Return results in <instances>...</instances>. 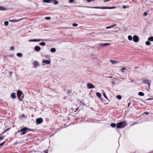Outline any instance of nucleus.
Returning <instances> with one entry per match:
<instances>
[{
  "label": "nucleus",
  "instance_id": "1",
  "mask_svg": "<svg viewBox=\"0 0 153 153\" xmlns=\"http://www.w3.org/2000/svg\"><path fill=\"white\" fill-rule=\"evenodd\" d=\"M127 124V123L125 121H122L118 123L116 127L117 128H123L126 126Z\"/></svg>",
  "mask_w": 153,
  "mask_h": 153
},
{
  "label": "nucleus",
  "instance_id": "2",
  "mask_svg": "<svg viewBox=\"0 0 153 153\" xmlns=\"http://www.w3.org/2000/svg\"><path fill=\"white\" fill-rule=\"evenodd\" d=\"M31 130V129L28 128L26 127L20 129L21 133L20 134L21 136L25 134L26 133L28 132V131Z\"/></svg>",
  "mask_w": 153,
  "mask_h": 153
},
{
  "label": "nucleus",
  "instance_id": "3",
  "mask_svg": "<svg viewBox=\"0 0 153 153\" xmlns=\"http://www.w3.org/2000/svg\"><path fill=\"white\" fill-rule=\"evenodd\" d=\"M87 7L94 8V9H113L115 8V7Z\"/></svg>",
  "mask_w": 153,
  "mask_h": 153
},
{
  "label": "nucleus",
  "instance_id": "4",
  "mask_svg": "<svg viewBox=\"0 0 153 153\" xmlns=\"http://www.w3.org/2000/svg\"><path fill=\"white\" fill-rule=\"evenodd\" d=\"M133 40L135 42H137L139 41V38L136 35H134L133 37Z\"/></svg>",
  "mask_w": 153,
  "mask_h": 153
},
{
  "label": "nucleus",
  "instance_id": "5",
  "mask_svg": "<svg viewBox=\"0 0 153 153\" xmlns=\"http://www.w3.org/2000/svg\"><path fill=\"white\" fill-rule=\"evenodd\" d=\"M36 122L38 124H40L43 122V120L42 118H37L36 120Z\"/></svg>",
  "mask_w": 153,
  "mask_h": 153
},
{
  "label": "nucleus",
  "instance_id": "6",
  "mask_svg": "<svg viewBox=\"0 0 153 153\" xmlns=\"http://www.w3.org/2000/svg\"><path fill=\"white\" fill-rule=\"evenodd\" d=\"M25 18H23L21 19H19L17 20V19H14V20H9V22H18L20 21H21V20H23L24 19H25Z\"/></svg>",
  "mask_w": 153,
  "mask_h": 153
},
{
  "label": "nucleus",
  "instance_id": "7",
  "mask_svg": "<svg viewBox=\"0 0 153 153\" xmlns=\"http://www.w3.org/2000/svg\"><path fill=\"white\" fill-rule=\"evenodd\" d=\"M110 45L109 43H100L98 44L99 46L101 47H105V46L109 45Z\"/></svg>",
  "mask_w": 153,
  "mask_h": 153
},
{
  "label": "nucleus",
  "instance_id": "8",
  "mask_svg": "<svg viewBox=\"0 0 153 153\" xmlns=\"http://www.w3.org/2000/svg\"><path fill=\"white\" fill-rule=\"evenodd\" d=\"M22 94V91L20 90H18L17 92V96L18 97L19 100H20V99H21V96Z\"/></svg>",
  "mask_w": 153,
  "mask_h": 153
},
{
  "label": "nucleus",
  "instance_id": "9",
  "mask_svg": "<svg viewBox=\"0 0 153 153\" xmlns=\"http://www.w3.org/2000/svg\"><path fill=\"white\" fill-rule=\"evenodd\" d=\"M149 81V80H147L146 79H143V82L144 84H147V85L148 86L149 88H150V83L148 82Z\"/></svg>",
  "mask_w": 153,
  "mask_h": 153
},
{
  "label": "nucleus",
  "instance_id": "10",
  "mask_svg": "<svg viewBox=\"0 0 153 153\" xmlns=\"http://www.w3.org/2000/svg\"><path fill=\"white\" fill-rule=\"evenodd\" d=\"M87 86L89 89L94 88L95 86L91 83H88L87 84Z\"/></svg>",
  "mask_w": 153,
  "mask_h": 153
},
{
  "label": "nucleus",
  "instance_id": "11",
  "mask_svg": "<svg viewBox=\"0 0 153 153\" xmlns=\"http://www.w3.org/2000/svg\"><path fill=\"white\" fill-rule=\"evenodd\" d=\"M42 39H31L30 40H29V42H39L42 41Z\"/></svg>",
  "mask_w": 153,
  "mask_h": 153
},
{
  "label": "nucleus",
  "instance_id": "12",
  "mask_svg": "<svg viewBox=\"0 0 153 153\" xmlns=\"http://www.w3.org/2000/svg\"><path fill=\"white\" fill-rule=\"evenodd\" d=\"M35 50L36 51H39L41 50V48L39 46H36L35 47Z\"/></svg>",
  "mask_w": 153,
  "mask_h": 153
},
{
  "label": "nucleus",
  "instance_id": "13",
  "mask_svg": "<svg viewBox=\"0 0 153 153\" xmlns=\"http://www.w3.org/2000/svg\"><path fill=\"white\" fill-rule=\"evenodd\" d=\"M42 62L47 64H49L50 63V62L48 60H43Z\"/></svg>",
  "mask_w": 153,
  "mask_h": 153
},
{
  "label": "nucleus",
  "instance_id": "14",
  "mask_svg": "<svg viewBox=\"0 0 153 153\" xmlns=\"http://www.w3.org/2000/svg\"><path fill=\"white\" fill-rule=\"evenodd\" d=\"M33 65L34 67H36L39 65V63L37 61H34Z\"/></svg>",
  "mask_w": 153,
  "mask_h": 153
},
{
  "label": "nucleus",
  "instance_id": "15",
  "mask_svg": "<svg viewBox=\"0 0 153 153\" xmlns=\"http://www.w3.org/2000/svg\"><path fill=\"white\" fill-rule=\"evenodd\" d=\"M51 3H53L55 4L56 5L58 4V1L56 0H51Z\"/></svg>",
  "mask_w": 153,
  "mask_h": 153
},
{
  "label": "nucleus",
  "instance_id": "16",
  "mask_svg": "<svg viewBox=\"0 0 153 153\" xmlns=\"http://www.w3.org/2000/svg\"><path fill=\"white\" fill-rule=\"evenodd\" d=\"M11 97L13 99H15L16 98V94L14 93H12L11 94Z\"/></svg>",
  "mask_w": 153,
  "mask_h": 153
},
{
  "label": "nucleus",
  "instance_id": "17",
  "mask_svg": "<svg viewBox=\"0 0 153 153\" xmlns=\"http://www.w3.org/2000/svg\"><path fill=\"white\" fill-rule=\"evenodd\" d=\"M110 62L111 63L113 64H115L116 63H117L118 62H116L115 61L113 60H110Z\"/></svg>",
  "mask_w": 153,
  "mask_h": 153
},
{
  "label": "nucleus",
  "instance_id": "18",
  "mask_svg": "<svg viewBox=\"0 0 153 153\" xmlns=\"http://www.w3.org/2000/svg\"><path fill=\"white\" fill-rule=\"evenodd\" d=\"M43 1L46 3H51V0H43Z\"/></svg>",
  "mask_w": 153,
  "mask_h": 153
},
{
  "label": "nucleus",
  "instance_id": "19",
  "mask_svg": "<svg viewBox=\"0 0 153 153\" xmlns=\"http://www.w3.org/2000/svg\"><path fill=\"white\" fill-rule=\"evenodd\" d=\"M96 94V95L99 98H100L102 96L101 94L99 92H97Z\"/></svg>",
  "mask_w": 153,
  "mask_h": 153
},
{
  "label": "nucleus",
  "instance_id": "20",
  "mask_svg": "<svg viewBox=\"0 0 153 153\" xmlns=\"http://www.w3.org/2000/svg\"><path fill=\"white\" fill-rule=\"evenodd\" d=\"M116 126H117L115 123H112L111 124V126L112 128H114Z\"/></svg>",
  "mask_w": 153,
  "mask_h": 153
},
{
  "label": "nucleus",
  "instance_id": "21",
  "mask_svg": "<svg viewBox=\"0 0 153 153\" xmlns=\"http://www.w3.org/2000/svg\"><path fill=\"white\" fill-rule=\"evenodd\" d=\"M138 94L140 96H143L144 95V93L142 92H139L138 93Z\"/></svg>",
  "mask_w": 153,
  "mask_h": 153
},
{
  "label": "nucleus",
  "instance_id": "22",
  "mask_svg": "<svg viewBox=\"0 0 153 153\" xmlns=\"http://www.w3.org/2000/svg\"><path fill=\"white\" fill-rule=\"evenodd\" d=\"M6 9L4 7H2L1 6H0V10H6Z\"/></svg>",
  "mask_w": 153,
  "mask_h": 153
},
{
  "label": "nucleus",
  "instance_id": "23",
  "mask_svg": "<svg viewBox=\"0 0 153 153\" xmlns=\"http://www.w3.org/2000/svg\"><path fill=\"white\" fill-rule=\"evenodd\" d=\"M148 40L149 41H153V36H151L148 39Z\"/></svg>",
  "mask_w": 153,
  "mask_h": 153
},
{
  "label": "nucleus",
  "instance_id": "24",
  "mask_svg": "<svg viewBox=\"0 0 153 153\" xmlns=\"http://www.w3.org/2000/svg\"><path fill=\"white\" fill-rule=\"evenodd\" d=\"M56 51V49L54 48H52L51 50V52L54 53Z\"/></svg>",
  "mask_w": 153,
  "mask_h": 153
},
{
  "label": "nucleus",
  "instance_id": "25",
  "mask_svg": "<svg viewBox=\"0 0 153 153\" xmlns=\"http://www.w3.org/2000/svg\"><path fill=\"white\" fill-rule=\"evenodd\" d=\"M128 39L130 41H131L132 40V36L131 35L128 36Z\"/></svg>",
  "mask_w": 153,
  "mask_h": 153
},
{
  "label": "nucleus",
  "instance_id": "26",
  "mask_svg": "<svg viewBox=\"0 0 153 153\" xmlns=\"http://www.w3.org/2000/svg\"><path fill=\"white\" fill-rule=\"evenodd\" d=\"M22 55V53H17V56H18V57H21Z\"/></svg>",
  "mask_w": 153,
  "mask_h": 153
},
{
  "label": "nucleus",
  "instance_id": "27",
  "mask_svg": "<svg viewBox=\"0 0 153 153\" xmlns=\"http://www.w3.org/2000/svg\"><path fill=\"white\" fill-rule=\"evenodd\" d=\"M146 44L147 45H150L151 43L149 41H146Z\"/></svg>",
  "mask_w": 153,
  "mask_h": 153
},
{
  "label": "nucleus",
  "instance_id": "28",
  "mask_svg": "<svg viewBox=\"0 0 153 153\" xmlns=\"http://www.w3.org/2000/svg\"><path fill=\"white\" fill-rule=\"evenodd\" d=\"M91 57L93 59H97V58H96V57L95 55H92L91 56Z\"/></svg>",
  "mask_w": 153,
  "mask_h": 153
},
{
  "label": "nucleus",
  "instance_id": "29",
  "mask_svg": "<svg viewBox=\"0 0 153 153\" xmlns=\"http://www.w3.org/2000/svg\"><path fill=\"white\" fill-rule=\"evenodd\" d=\"M116 98L119 100H120L122 98V97L120 95H118L116 96Z\"/></svg>",
  "mask_w": 153,
  "mask_h": 153
},
{
  "label": "nucleus",
  "instance_id": "30",
  "mask_svg": "<svg viewBox=\"0 0 153 153\" xmlns=\"http://www.w3.org/2000/svg\"><path fill=\"white\" fill-rule=\"evenodd\" d=\"M102 91H103V95L104 96V97L106 99H108V97H107L106 96V94H105V92H103V90H102Z\"/></svg>",
  "mask_w": 153,
  "mask_h": 153
},
{
  "label": "nucleus",
  "instance_id": "31",
  "mask_svg": "<svg viewBox=\"0 0 153 153\" xmlns=\"http://www.w3.org/2000/svg\"><path fill=\"white\" fill-rule=\"evenodd\" d=\"M40 45L45 46V43L44 42L40 43L39 44Z\"/></svg>",
  "mask_w": 153,
  "mask_h": 153
},
{
  "label": "nucleus",
  "instance_id": "32",
  "mask_svg": "<svg viewBox=\"0 0 153 153\" xmlns=\"http://www.w3.org/2000/svg\"><path fill=\"white\" fill-rule=\"evenodd\" d=\"M126 69V68L125 67H123L120 70L121 72L123 73L124 72V70Z\"/></svg>",
  "mask_w": 153,
  "mask_h": 153
},
{
  "label": "nucleus",
  "instance_id": "33",
  "mask_svg": "<svg viewBox=\"0 0 153 153\" xmlns=\"http://www.w3.org/2000/svg\"><path fill=\"white\" fill-rule=\"evenodd\" d=\"M9 24V22L7 21H5L4 22V25L5 26H7Z\"/></svg>",
  "mask_w": 153,
  "mask_h": 153
},
{
  "label": "nucleus",
  "instance_id": "34",
  "mask_svg": "<svg viewBox=\"0 0 153 153\" xmlns=\"http://www.w3.org/2000/svg\"><path fill=\"white\" fill-rule=\"evenodd\" d=\"M9 130V128H7L1 134H3L6 132L7 131Z\"/></svg>",
  "mask_w": 153,
  "mask_h": 153
},
{
  "label": "nucleus",
  "instance_id": "35",
  "mask_svg": "<svg viewBox=\"0 0 153 153\" xmlns=\"http://www.w3.org/2000/svg\"><path fill=\"white\" fill-rule=\"evenodd\" d=\"M45 19L46 20H48L51 19V17H46Z\"/></svg>",
  "mask_w": 153,
  "mask_h": 153
},
{
  "label": "nucleus",
  "instance_id": "36",
  "mask_svg": "<svg viewBox=\"0 0 153 153\" xmlns=\"http://www.w3.org/2000/svg\"><path fill=\"white\" fill-rule=\"evenodd\" d=\"M5 143V141H4V142L2 143L1 144H0V146H3L4 144Z\"/></svg>",
  "mask_w": 153,
  "mask_h": 153
},
{
  "label": "nucleus",
  "instance_id": "37",
  "mask_svg": "<svg viewBox=\"0 0 153 153\" xmlns=\"http://www.w3.org/2000/svg\"><path fill=\"white\" fill-rule=\"evenodd\" d=\"M72 25L74 27H76L78 26V24L76 23H74Z\"/></svg>",
  "mask_w": 153,
  "mask_h": 153
},
{
  "label": "nucleus",
  "instance_id": "38",
  "mask_svg": "<svg viewBox=\"0 0 153 153\" xmlns=\"http://www.w3.org/2000/svg\"><path fill=\"white\" fill-rule=\"evenodd\" d=\"M147 13L146 12H144L143 13V15L144 16H146L147 15Z\"/></svg>",
  "mask_w": 153,
  "mask_h": 153
},
{
  "label": "nucleus",
  "instance_id": "39",
  "mask_svg": "<svg viewBox=\"0 0 153 153\" xmlns=\"http://www.w3.org/2000/svg\"><path fill=\"white\" fill-rule=\"evenodd\" d=\"M112 27H113V26H112V25H111V26H108V27H106V28L107 29H109V28H112Z\"/></svg>",
  "mask_w": 153,
  "mask_h": 153
},
{
  "label": "nucleus",
  "instance_id": "40",
  "mask_svg": "<svg viewBox=\"0 0 153 153\" xmlns=\"http://www.w3.org/2000/svg\"><path fill=\"white\" fill-rule=\"evenodd\" d=\"M62 29H69V28H70V27H62Z\"/></svg>",
  "mask_w": 153,
  "mask_h": 153
},
{
  "label": "nucleus",
  "instance_id": "41",
  "mask_svg": "<svg viewBox=\"0 0 153 153\" xmlns=\"http://www.w3.org/2000/svg\"><path fill=\"white\" fill-rule=\"evenodd\" d=\"M74 1V0H69V2L70 3H72Z\"/></svg>",
  "mask_w": 153,
  "mask_h": 153
},
{
  "label": "nucleus",
  "instance_id": "42",
  "mask_svg": "<svg viewBox=\"0 0 153 153\" xmlns=\"http://www.w3.org/2000/svg\"><path fill=\"white\" fill-rule=\"evenodd\" d=\"M126 7L128 8V7L127 6H125V5H123V9H125V8H126Z\"/></svg>",
  "mask_w": 153,
  "mask_h": 153
},
{
  "label": "nucleus",
  "instance_id": "43",
  "mask_svg": "<svg viewBox=\"0 0 153 153\" xmlns=\"http://www.w3.org/2000/svg\"><path fill=\"white\" fill-rule=\"evenodd\" d=\"M20 132H21V131H20V130H18L16 133H16H19Z\"/></svg>",
  "mask_w": 153,
  "mask_h": 153
},
{
  "label": "nucleus",
  "instance_id": "44",
  "mask_svg": "<svg viewBox=\"0 0 153 153\" xmlns=\"http://www.w3.org/2000/svg\"><path fill=\"white\" fill-rule=\"evenodd\" d=\"M89 3L91 1H94V0H86Z\"/></svg>",
  "mask_w": 153,
  "mask_h": 153
},
{
  "label": "nucleus",
  "instance_id": "45",
  "mask_svg": "<svg viewBox=\"0 0 153 153\" xmlns=\"http://www.w3.org/2000/svg\"><path fill=\"white\" fill-rule=\"evenodd\" d=\"M111 0H104L103 1V2H106L107 1H110Z\"/></svg>",
  "mask_w": 153,
  "mask_h": 153
},
{
  "label": "nucleus",
  "instance_id": "46",
  "mask_svg": "<svg viewBox=\"0 0 153 153\" xmlns=\"http://www.w3.org/2000/svg\"><path fill=\"white\" fill-rule=\"evenodd\" d=\"M144 114L147 115H148L149 114V113L147 112H145L144 113Z\"/></svg>",
  "mask_w": 153,
  "mask_h": 153
},
{
  "label": "nucleus",
  "instance_id": "47",
  "mask_svg": "<svg viewBox=\"0 0 153 153\" xmlns=\"http://www.w3.org/2000/svg\"><path fill=\"white\" fill-rule=\"evenodd\" d=\"M4 137H0V140H2L3 139Z\"/></svg>",
  "mask_w": 153,
  "mask_h": 153
},
{
  "label": "nucleus",
  "instance_id": "48",
  "mask_svg": "<svg viewBox=\"0 0 153 153\" xmlns=\"http://www.w3.org/2000/svg\"><path fill=\"white\" fill-rule=\"evenodd\" d=\"M152 99H153V98H149L147 100H152Z\"/></svg>",
  "mask_w": 153,
  "mask_h": 153
},
{
  "label": "nucleus",
  "instance_id": "49",
  "mask_svg": "<svg viewBox=\"0 0 153 153\" xmlns=\"http://www.w3.org/2000/svg\"><path fill=\"white\" fill-rule=\"evenodd\" d=\"M10 49L11 50H13L14 49V47H13V46H12L11 48H10Z\"/></svg>",
  "mask_w": 153,
  "mask_h": 153
},
{
  "label": "nucleus",
  "instance_id": "50",
  "mask_svg": "<svg viewBox=\"0 0 153 153\" xmlns=\"http://www.w3.org/2000/svg\"><path fill=\"white\" fill-rule=\"evenodd\" d=\"M79 109V108H76L75 109V110L74 111V112H75L78 109Z\"/></svg>",
  "mask_w": 153,
  "mask_h": 153
},
{
  "label": "nucleus",
  "instance_id": "51",
  "mask_svg": "<svg viewBox=\"0 0 153 153\" xmlns=\"http://www.w3.org/2000/svg\"><path fill=\"white\" fill-rule=\"evenodd\" d=\"M139 68V67H138V66H135V67H134V68H135V69H137V68Z\"/></svg>",
  "mask_w": 153,
  "mask_h": 153
},
{
  "label": "nucleus",
  "instance_id": "52",
  "mask_svg": "<svg viewBox=\"0 0 153 153\" xmlns=\"http://www.w3.org/2000/svg\"><path fill=\"white\" fill-rule=\"evenodd\" d=\"M111 83H112L114 85H115V82H112Z\"/></svg>",
  "mask_w": 153,
  "mask_h": 153
},
{
  "label": "nucleus",
  "instance_id": "53",
  "mask_svg": "<svg viewBox=\"0 0 153 153\" xmlns=\"http://www.w3.org/2000/svg\"><path fill=\"white\" fill-rule=\"evenodd\" d=\"M116 25V24H114L112 25V26H113V27L114 26H115Z\"/></svg>",
  "mask_w": 153,
  "mask_h": 153
},
{
  "label": "nucleus",
  "instance_id": "54",
  "mask_svg": "<svg viewBox=\"0 0 153 153\" xmlns=\"http://www.w3.org/2000/svg\"><path fill=\"white\" fill-rule=\"evenodd\" d=\"M108 77L109 78H112V77L111 76H108Z\"/></svg>",
  "mask_w": 153,
  "mask_h": 153
},
{
  "label": "nucleus",
  "instance_id": "55",
  "mask_svg": "<svg viewBox=\"0 0 153 153\" xmlns=\"http://www.w3.org/2000/svg\"><path fill=\"white\" fill-rule=\"evenodd\" d=\"M137 124V123H136V122H135V123H133V125H134V124Z\"/></svg>",
  "mask_w": 153,
  "mask_h": 153
},
{
  "label": "nucleus",
  "instance_id": "56",
  "mask_svg": "<svg viewBox=\"0 0 153 153\" xmlns=\"http://www.w3.org/2000/svg\"><path fill=\"white\" fill-rule=\"evenodd\" d=\"M130 102H129V103H128V107L129 106V105H130Z\"/></svg>",
  "mask_w": 153,
  "mask_h": 153
},
{
  "label": "nucleus",
  "instance_id": "57",
  "mask_svg": "<svg viewBox=\"0 0 153 153\" xmlns=\"http://www.w3.org/2000/svg\"><path fill=\"white\" fill-rule=\"evenodd\" d=\"M121 78L122 79H125V78Z\"/></svg>",
  "mask_w": 153,
  "mask_h": 153
},
{
  "label": "nucleus",
  "instance_id": "58",
  "mask_svg": "<svg viewBox=\"0 0 153 153\" xmlns=\"http://www.w3.org/2000/svg\"><path fill=\"white\" fill-rule=\"evenodd\" d=\"M133 81V80H131V82H132V81Z\"/></svg>",
  "mask_w": 153,
  "mask_h": 153
},
{
  "label": "nucleus",
  "instance_id": "59",
  "mask_svg": "<svg viewBox=\"0 0 153 153\" xmlns=\"http://www.w3.org/2000/svg\"><path fill=\"white\" fill-rule=\"evenodd\" d=\"M133 81V80H131V82H132V81Z\"/></svg>",
  "mask_w": 153,
  "mask_h": 153
},
{
  "label": "nucleus",
  "instance_id": "60",
  "mask_svg": "<svg viewBox=\"0 0 153 153\" xmlns=\"http://www.w3.org/2000/svg\"><path fill=\"white\" fill-rule=\"evenodd\" d=\"M44 152H46V153H48V152H45V151H44Z\"/></svg>",
  "mask_w": 153,
  "mask_h": 153
}]
</instances>
